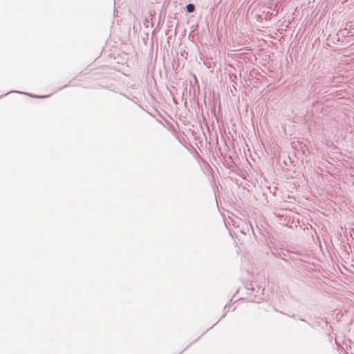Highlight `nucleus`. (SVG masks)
<instances>
[{
  "instance_id": "f257e3e1",
  "label": "nucleus",
  "mask_w": 354,
  "mask_h": 354,
  "mask_svg": "<svg viewBox=\"0 0 354 354\" xmlns=\"http://www.w3.org/2000/svg\"><path fill=\"white\" fill-rule=\"evenodd\" d=\"M186 8H187V12H194V9H195L194 6L193 4H192V3H189V4L187 5Z\"/></svg>"
}]
</instances>
